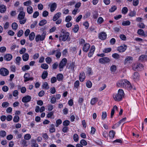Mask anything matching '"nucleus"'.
Wrapping results in <instances>:
<instances>
[{
	"label": "nucleus",
	"instance_id": "7ed1b4c3",
	"mask_svg": "<svg viewBox=\"0 0 147 147\" xmlns=\"http://www.w3.org/2000/svg\"><path fill=\"white\" fill-rule=\"evenodd\" d=\"M69 35V33H65V34H61L59 37V40L63 41H65L67 40L68 41H69L70 40L68 39Z\"/></svg>",
	"mask_w": 147,
	"mask_h": 147
},
{
	"label": "nucleus",
	"instance_id": "774afa93",
	"mask_svg": "<svg viewBox=\"0 0 147 147\" xmlns=\"http://www.w3.org/2000/svg\"><path fill=\"white\" fill-rule=\"evenodd\" d=\"M39 15V13L37 11H35L33 13V17L34 18H36Z\"/></svg>",
	"mask_w": 147,
	"mask_h": 147
},
{
	"label": "nucleus",
	"instance_id": "5701e85b",
	"mask_svg": "<svg viewBox=\"0 0 147 147\" xmlns=\"http://www.w3.org/2000/svg\"><path fill=\"white\" fill-rule=\"evenodd\" d=\"M125 89L128 90H131L132 89L135 90V88L134 85H131L130 83L129 82V84H127V86H126V87L125 88Z\"/></svg>",
	"mask_w": 147,
	"mask_h": 147
},
{
	"label": "nucleus",
	"instance_id": "473e14b6",
	"mask_svg": "<svg viewBox=\"0 0 147 147\" xmlns=\"http://www.w3.org/2000/svg\"><path fill=\"white\" fill-rule=\"evenodd\" d=\"M12 28L13 29L16 30L18 28V25L16 22H14L12 24Z\"/></svg>",
	"mask_w": 147,
	"mask_h": 147
},
{
	"label": "nucleus",
	"instance_id": "b1692460",
	"mask_svg": "<svg viewBox=\"0 0 147 147\" xmlns=\"http://www.w3.org/2000/svg\"><path fill=\"white\" fill-rule=\"evenodd\" d=\"M29 55L27 53H25L22 55V58L24 61H27L29 59Z\"/></svg>",
	"mask_w": 147,
	"mask_h": 147
},
{
	"label": "nucleus",
	"instance_id": "72a5a7b5",
	"mask_svg": "<svg viewBox=\"0 0 147 147\" xmlns=\"http://www.w3.org/2000/svg\"><path fill=\"white\" fill-rule=\"evenodd\" d=\"M50 132L51 133L55 132V129L54 127V126L53 125H51L50 126Z\"/></svg>",
	"mask_w": 147,
	"mask_h": 147
},
{
	"label": "nucleus",
	"instance_id": "f3484780",
	"mask_svg": "<svg viewBox=\"0 0 147 147\" xmlns=\"http://www.w3.org/2000/svg\"><path fill=\"white\" fill-rule=\"evenodd\" d=\"M95 47L94 46H92L91 48L90 52L88 53V56L89 57H91L94 54L95 50Z\"/></svg>",
	"mask_w": 147,
	"mask_h": 147
},
{
	"label": "nucleus",
	"instance_id": "79ce46f5",
	"mask_svg": "<svg viewBox=\"0 0 147 147\" xmlns=\"http://www.w3.org/2000/svg\"><path fill=\"white\" fill-rule=\"evenodd\" d=\"M42 86L44 89H48L49 88L48 83L47 82H44Z\"/></svg>",
	"mask_w": 147,
	"mask_h": 147
},
{
	"label": "nucleus",
	"instance_id": "bb28decb",
	"mask_svg": "<svg viewBox=\"0 0 147 147\" xmlns=\"http://www.w3.org/2000/svg\"><path fill=\"white\" fill-rule=\"evenodd\" d=\"M63 78V76L62 74H59L57 75V79L59 81L62 80Z\"/></svg>",
	"mask_w": 147,
	"mask_h": 147
},
{
	"label": "nucleus",
	"instance_id": "c756f323",
	"mask_svg": "<svg viewBox=\"0 0 147 147\" xmlns=\"http://www.w3.org/2000/svg\"><path fill=\"white\" fill-rule=\"evenodd\" d=\"M48 73L47 71H44L42 75V78L43 79H45L48 76Z\"/></svg>",
	"mask_w": 147,
	"mask_h": 147
},
{
	"label": "nucleus",
	"instance_id": "2eb2a0df",
	"mask_svg": "<svg viewBox=\"0 0 147 147\" xmlns=\"http://www.w3.org/2000/svg\"><path fill=\"white\" fill-rule=\"evenodd\" d=\"M90 45L87 43L84 44L83 48V51L86 52H87L90 47Z\"/></svg>",
	"mask_w": 147,
	"mask_h": 147
},
{
	"label": "nucleus",
	"instance_id": "0e129e2a",
	"mask_svg": "<svg viewBox=\"0 0 147 147\" xmlns=\"http://www.w3.org/2000/svg\"><path fill=\"white\" fill-rule=\"evenodd\" d=\"M62 121L60 119H59L57 120L56 121V127H58L59 125L62 123Z\"/></svg>",
	"mask_w": 147,
	"mask_h": 147
},
{
	"label": "nucleus",
	"instance_id": "052dcab7",
	"mask_svg": "<svg viewBox=\"0 0 147 147\" xmlns=\"http://www.w3.org/2000/svg\"><path fill=\"white\" fill-rule=\"evenodd\" d=\"M9 105V103L7 102H3L2 104V106L3 107L6 108L8 107Z\"/></svg>",
	"mask_w": 147,
	"mask_h": 147
},
{
	"label": "nucleus",
	"instance_id": "1a4fd4ad",
	"mask_svg": "<svg viewBox=\"0 0 147 147\" xmlns=\"http://www.w3.org/2000/svg\"><path fill=\"white\" fill-rule=\"evenodd\" d=\"M107 34L104 32L100 33L98 34V38L102 40H105L107 38Z\"/></svg>",
	"mask_w": 147,
	"mask_h": 147
},
{
	"label": "nucleus",
	"instance_id": "4be33fe9",
	"mask_svg": "<svg viewBox=\"0 0 147 147\" xmlns=\"http://www.w3.org/2000/svg\"><path fill=\"white\" fill-rule=\"evenodd\" d=\"M4 58L5 60L9 61L12 58V56L10 54H7L4 55Z\"/></svg>",
	"mask_w": 147,
	"mask_h": 147
},
{
	"label": "nucleus",
	"instance_id": "37998d69",
	"mask_svg": "<svg viewBox=\"0 0 147 147\" xmlns=\"http://www.w3.org/2000/svg\"><path fill=\"white\" fill-rule=\"evenodd\" d=\"M126 118L124 117L121 119L120 121H119L117 123H116L115 124V125H117V126H118L120 124L124 122L126 119Z\"/></svg>",
	"mask_w": 147,
	"mask_h": 147
},
{
	"label": "nucleus",
	"instance_id": "58836bf2",
	"mask_svg": "<svg viewBox=\"0 0 147 147\" xmlns=\"http://www.w3.org/2000/svg\"><path fill=\"white\" fill-rule=\"evenodd\" d=\"M30 68V66L28 65H26L23 66L22 68V70L24 71H25L28 70Z\"/></svg>",
	"mask_w": 147,
	"mask_h": 147
},
{
	"label": "nucleus",
	"instance_id": "393cba45",
	"mask_svg": "<svg viewBox=\"0 0 147 147\" xmlns=\"http://www.w3.org/2000/svg\"><path fill=\"white\" fill-rule=\"evenodd\" d=\"M6 10V7L3 5L0 6V12L2 13H4Z\"/></svg>",
	"mask_w": 147,
	"mask_h": 147
},
{
	"label": "nucleus",
	"instance_id": "c85d7f7f",
	"mask_svg": "<svg viewBox=\"0 0 147 147\" xmlns=\"http://www.w3.org/2000/svg\"><path fill=\"white\" fill-rule=\"evenodd\" d=\"M35 34L34 32H32L29 36V39L30 41H32L34 39Z\"/></svg>",
	"mask_w": 147,
	"mask_h": 147
},
{
	"label": "nucleus",
	"instance_id": "a878e982",
	"mask_svg": "<svg viewBox=\"0 0 147 147\" xmlns=\"http://www.w3.org/2000/svg\"><path fill=\"white\" fill-rule=\"evenodd\" d=\"M27 11L29 14H31L33 11V8L31 6H28L27 8Z\"/></svg>",
	"mask_w": 147,
	"mask_h": 147
},
{
	"label": "nucleus",
	"instance_id": "bf43d9fd",
	"mask_svg": "<svg viewBox=\"0 0 147 147\" xmlns=\"http://www.w3.org/2000/svg\"><path fill=\"white\" fill-rule=\"evenodd\" d=\"M73 139L75 142H77L78 140V136L77 134H75L74 135Z\"/></svg>",
	"mask_w": 147,
	"mask_h": 147
},
{
	"label": "nucleus",
	"instance_id": "8fccbe9b",
	"mask_svg": "<svg viewBox=\"0 0 147 147\" xmlns=\"http://www.w3.org/2000/svg\"><path fill=\"white\" fill-rule=\"evenodd\" d=\"M32 2L31 1L29 0L27 1H26V2H24V5L25 6H30V5L31 4Z\"/></svg>",
	"mask_w": 147,
	"mask_h": 147
},
{
	"label": "nucleus",
	"instance_id": "a18cd8bd",
	"mask_svg": "<svg viewBox=\"0 0 147 147\" xmlns=\"http://www.w3.org/2000/svg\"><path fill=\"white\" fill-rule=\"evenodd\" d=\"M86 85L88 88H90L92 87V84L91 82L90 81H88L86 82Z\"/></svg>",
	"mask_w": 147,
	"mask_h": 147
},
{
	"label": "nucleus",
	"instance_id": "2f4dec72",
	"mask_svg": "<svg viewBox=\"0 0 147 147\" xmlns=\"http://www.w3.org/2000/svg\"><path fill=\"white\" fill-rule=\"evenodd\" d=\"M98 101V98H94L91 100L90 103L92 105H94Z\"/></svg>",
	"mask_w": 147,
	"mask_h": 147
},
{
	"label": "nucleus",
	"instance_id": "7c9ffc66",
	"mask_svg": "<svg viewBox=\"0 0 147 147\" xmlns=\"http://www.w3.org/2000/svg\"><path fill=\"white\" fill-rule=\"evenodd\" d=\"M31 142L32 143V145H31L32 147H38V145L36 143V141L34 140H31Z\"/></svg>",
	"mask_w": 147,
	"mask_h": 147
},
{
	"label": "nucleus",
	"instance_id": "dca6fc26",
	"mask_svg": "<svg viewBox=\"0 0 147 147\" xmlns=\"http://www.w3.org/2000/svg\"><path fill=\"white\" fill-rule=\"evenodd\" d=\"M138 34L140 35L144 36H147V32H144V30L141 29H139L137 32Z\"/></svg>",
	"mask_w": 147,
	"mask_h": 147
},
{
	"label": "nucleus",
	"instance_id": "a211bd4d",
	"mask_svg": "<svg viewBox=\"0 0 147 147\" xmlns=\"http://www.w3.org/2000/svg\"><path fill=\"white\" fill-rule=\"evenodd\" d=\"M134 80L135 81H137L140 78L139 73L137 72H135L133 76Z\"/></svg>",
	"mask_w": 147,
	"mask_h": 147
},
{
	"label": "nucleus",
	"instance_id": "aec40b11",
	"mask_svg": "<svg viewBox=\"0 0 147 147\" xmlns=\"http://www.w3.org/2000/svg\"><path fill=\"white\" fill-rule=\"evenodd\" d=\"M61 14L60 12H58L55 15L53 16V20L54 21H56L59 18Z\"/></svg>",
	"mask_w": 147,
	"mask_h": 147
},
{
	"label": "nucleus",
	"instance_id": "e2e57ef3",
	"mask_svg": "<svg viewBox=\"0 0 147 147\" xmlns=\"http://www.w3.org/2000/svg\"><path fill=\"white\" fill-rule=\"evenodd\" d=\"M46 62L48 64H50L52 62V59L50 57H47L45 59Z\"/></svg>",
	"mask_w": 147,
	"mask_h": 147
},
{
	"label": "nucleus",
	"instance_id": "f704fd0d",
	"mask_svg": "<svg viewBox=\"0 0 147 147\" xmlns=\"http://www.w3.org/2000/svg\"><path fill=\"white\" fill-rule=\"evenodd\" d=\"M115 132L114 131H111L109 133V136L111 138H113L115 134Z\"/></svg>",
	"mask_w": 147,
	"mask_h": 147
},
{
	"label": "nucleus",
	"instance_id": "f257e3e1",
	"mask_svg": "<svg viewBox=\"0 0 147 147\" xmlns=\"http://www.w3.org/2000/svg\"><path fill=\"white\" fill-rule=\"evenodd\" d=\"M20 9L21 11H20L18 16V19L19 20V22L20 24H23L26 22V19L25 18V13L23 11V8L22 7H21L20 8Z\"/></svg>",
	"mask_w": 147,
	"mask_h": 147
},
{
	"label": "nucleus",
	"instance_id": "e433bc0d",
	"mask_svg": "<svg viewBox=\"0 0 147 147\" xmlns=\"http://www.w3.org/2000/svg\"><path fill=\"white\" fill-rule=\"evenodd\" d=\"M20 120V117L18 115H15L13 117V121L15 123L18 122Z\"/></svg>",
	"mask_w": 147,
	"mask_h": 147
},
{
	"label": "nucleus",
	"instance_id": "9d476101",
	"mask_svg": "<svg viewBox=\"0 0 147 147\" xmlns=\"http://www.w3.org/2000/svg\"><path fill=\"white\" fill-rule=\"evenodd\" d=\"M30 74L28 73H26L25 74L24 77L25 79L24 80V82H26L30 80H33V77H30Z\"/></svg>",
	"mask_w": 147,
	"mask_h": 147
},
{
	"label": "nucleus",
	"instance_id": "423d86ee",
	"mask_svg": "<svg viewBox=\"0 0 147 147\" xmlns=\"http://www.w3.org/2000/svg\"><path fill=\"white\" fill-rule=\"evenodd\" d=\"M46 33L43 32L41 35L40 34L37 35L35 38V40L36 42H38L40 40L41 41L43 40L45 38Z\"/></svg>",
	"mask_w": 147,
	"mask_h": 147
},
{
	"label": "nucleus",
	"instance_id": "c03bdc74",
	"mask_svg": "<svg viewBox=\"0 0 147 147\" xmlns=\"http://www.w3.org/2000/svg\"><path fill=\"white\" fill-rule=\"evenodd\" d=\"M41 67L43 69H46L48 68L49 66L47 64L45 63H43L41 65Z\"/></svg>",
	"mask_w": 147,
	"mask_h": 147
},
{
	"label": "nucleus",
	"instance_id": "13d9d810",
	"mask_svg": "<svg viewBox=\"0 0 147 147\" xmlns=\"http://www.w3.org/2000/svg\"><path fill=\"white\" fill-rule=\"evenodd\" d=\"M80 143L82 145L86 146L87 145L86 141L82 139L80 141Z\"/></svg>",
	"mask_w": 147,
	"mask_h": 147
},
{
	"label": "nucleus",
	"instance_id": "09e8293b",
	"mask_svg": "<svg viewBox=\"0 0 147 147\" xmlns=\"http://www.w3.org/2000/svg\"><path fill=\"white\" fill-rule=\"evenodd\" d=\"M136 15V12L134 10L131 11L129 13V16L131 17L135 16Z\"/></svg>",
	"mask_w": 147,
	"mask_h": 147
},
{
	"label": "nucleus",
	"instance_id": "9b49d317",
	"mask_svg": "<svg viewBox=\"0 0 147 147\" xmlns=\"http://www.w3.org/2000/svg\"><path fill=\"white\" fill-rule=\"evenodd\" d=\"M133 59V57H131L130 56L126 57L124 61V64L125 65L127 64L130 63Z\"/></svg>",
	"mask_w": 147,
	"mask_h": 147
},
{
	"label": "nucleus",
	"instance_id": "603ef678",
	"mask_svg": "<svg viewBox=\"0 0 147 147\" xmlns=\"http://www.w3.org/2000/svg\"><path fill=\"white\" fill-rule=\"evenodd\" d=\"M21 58L20 57H17L16 59V64L19 65L20 63V61L21 60Z\"/></svg>",
	"mask_w": 147,
	"mask_h": 147
},
{
	"label": "nucleus",
	"instance_id": "de8ad7c7",
	"mask_svg": "<svg viewBox=\"0 0 147 147\" xmlns=\"http://www.w3.org/2000/svg\"><path fill=\"white\" fill-rule=\"evenodd\" d=\"M70 124V121L68 120H66L64 121L63 123V125L64 126L69 125Z\"/></svg>",
	"mask_w": 147,
	"mask_h": 147
},
{
	"label": "nucleus",
	"instance_id": "680f3d73",
	"mask_svg": "<svg viewBox=\"0 0 147 147\" xmlns=\"http://www.w3.org/2000/svg\"><path fill=\"white\" fill-rule=\"evenodd\" d=\"M107 116V114L106 112H102V120L105 119Z\"/></svg>",
	"mask_w": 147,
	"mask_h": 147
},
{
	"label": "nucleus",
	"instance_id": "a19ab883",
	"mask_svg": "<svg viewBox=\"0 0 147 147\" xmlns=\"http://www.w3.org/2000/svg\"><path fill=\"white\" fill-rule=\"evenodd\" d=\"M47 20H41L39 22V25L40 26H42L46 24Z\"/></svg>",
	"mask_w": 147,
	"mask_h": 147
},
{
	"label": "nucleus",
	"instance_id": "6e6d98bb",
	"mask_svg": "<svg viewBox=\"0 0 147 147\" xmlns=\"http://www.w3.org/2000/svg\"><path fill=\"white\" fill-rule=\"evenodd\" d=\"M80 83L78 80L76 81L74 83V87L78 88L79 86Z\"/></svg>",
	"mask_w": 147,
	"mask_h": 147
},
{
	"label": "nucleus",
	"instance_id": "4c0bfd02",
	"mask_svg": "<svg viewBox=\"0 0 147 147\" xmlns=\"http://www.w3.org/2000/svg\"><path fill=\"white\" fill-rule=\"evenodd\" d=\"M104 19L102 17H99L97 20V23L98 24H100L104 22Z\"/></svg>",
	"mask_w": 147,
	"mask_h": 147
},
{
	"label": "nucleus",
	"instance_id": "864d4df0",
	"mask_svg": "<svg viewBox=\"0 0 147 147\" xmlns=\"http://www.w3.org/2000/svg\"><path fill=\"white\" fill-rule=\"evenodd\" d=\"M110 69L111 72H114L116 69V67L115 65H112Z\"/></svg>",
	"mask_w": 147,
	"mask_h": 147
},
{
	"label": "nucleus",
	"instance_id": "4d7b16f0",
	"mask_svg": "<svg viewBox=\"0 0 147 147\" xmlns=\"http://www.w3.org/2000/svg\"><path fill=\"white\" fill-rule=\"evenodd\" d=\"M128 11V9L127 7H124L123 8L122 10V13L124 14H126Z\"/></svg>",
	"mask_w": 147,
	"mask_h": 147
},
{
	"label": "nucleus",
	"instance_id": "4468645a",
	"mask_svg": "<svg viewBox=\"0 0 147 147\" xmlns=\"http://www.w3.org/2000/svg\"><path fill=\"white\" fill-rule=\"evenodd\" d=\"M127 47L126 45H123L119 47L118 49V51L120 52H123L125 51Z\"/></svg>",
	"mask_w": 147,
	"mask_h": 147
},
{
	"label": "nucleus",
	"instance_id": "f8f14e48",
	"mask_svg": "<svg viewBox=\"0 0 147 147\" xmlns=\"http://www.w3.org/2000/svg\"><path fill=\"white\" fill-rule=\"evenodd\" d=\"M31 99V97L30 96L27 95L22 98V101L23 102H28L30 101Z\"/></svg>",
	"mask_w": 147,
	"mask_h": 147
},
{
	"label": "nucleus",
	"instance_id": "ddd939ff",
	"mask_svg": "<svg viewBox=\"0 0 147 147\" xmlns=\"http://www.w3.org/2000/svg\"><path fill=\"white\" fill-rule=\"evenodd\" d=\"M125 79L121 80L119 81L117 83V86L119 87L123 88Z\"/></svg>",
	"mask_w": 147,
	"mask_h": 147
},
{
	"label": "nucleus",
	"instance_id": "69168bd1",
	"mask_svg": "<svg viewBox=\"0 0 147 147\" xmlns=\"http://www.w3.org/2000/svg\"><path fill=\"white\" fill-rule=\"evenodd\" d=\"M117 9V7L115 6H112L109 9V11L110 12H112L114 11Z\"/></svg>",
	"mask_w": 147,
	"mask_h": 147
},
{
	"label": "nucleus",
	"instance_id": "6e6552de",
	"mask_svg": "<svg viewBox=\"0 0 147 147\" xmlns=\"http://www.w3.org/2000/svg\"><path fill=\"white\" fill-rule=\"evenodd\" d=\"M99 61L100 63L104 64L109 62L110 61V60L108 58L105 57L100 59Z\"/></svg>",
	"mask_w": 147,
	"mask_h": 147
},
{
	"label": "nucleus",
	"instance_id": "39448f33",
	"mask_svg": "<svg viewBox=\"0 0 147 147\" xmlns=\"http://www.w3.org/2000/svg\"><path fill=\"white\" fill-rule=\"evenodd\" d=\"M132 67L134 70L136 71V69L140 70L143 69V65L140 63H134L132 65Z\"/></svg>",
	"mask_w": 147,
	"mask_h": 147
},
{
	"label": "nucleus",
	"instance_id": "cd10ccee",
	"mask_svg": "<svg viewBox=\"0 0 147 147\" xmlns=\"http://www.w3.org/2000/svg\"><path fill=\"white\" fill-rule=\"evenodd\" d=\"M118 108L117 107L116 105L114 106L113 109L111 110V117L112 118L113 117V115H114L115 110H117Z\"/></svg>",
	"mask_w": 147,
	"mask_h": 147
},
{
	"label": "nucleus",
	"instance_id": "c9c22d12",
	"mask_svg": "<svg viewBox=\"0 0 147 147\" xmlns=\"http://www.w3.org/2000/svg\"><path fill=\"white\" fill-rule=\"evenodd\" d=\"M130 22L129 20L124 21L122 23V25L124 26H129L130 24Z\"/></svg>",
	"mask_w": 147,
	"mask_h": 147
},
{
	"label": "nucleus",
	"instance_id": "412c9836",
	"mask_svg": "<svg viewBox=\"0 0 147 147\" xmlns=\"http://www.w3.org/2000/svg\"><path fill=\"white\" fill-rule=\"evenodd\" d=\"M50 11L52 12L54 11L57 7V4L54 3L50 5Z\"/></svg>",
	"mask_w": 147,
	"mask_h": 147
},
{
	"label": "nucleus",
	"instance_id": "6ab92c4d",
	"mask_svg": "<svg viewBox=\"0 0 147 147\" xmlns=\"http://www.w3.org/2000/svg\"><path fill=\"white\" fill-rule=\"evenodd\" d=\"M85 74L84 72H81L79 75V80L81 82H83L85 78Z\"/></svg>",
	"mask_w": 147,
	"mask_h": 147
},
{
	"label": "nucleus",
	"instance_id": "49530a36",
	"mask_svg": "<svg viewBox=\"0 0 147 147\" xmlns=\"http://www.w3.org/2000/svg\"><path fill=\"white\" fill-rule=\"evenodd\" d=\"M112 56L113 58L116 59H119L120 57L119 55L116 53L113 54L112 55Z\"/></svg>",
	"mask_w": 147,
	"mask_h": 147
},
{
	"label": "nucleus",
	"instance_id": "338daca9",
	"mask_svg": "<svg viewBox=\"0 0 147 147\" xmlns=\"http://www.w3.org/2000/svg\"><path fill=\"white\" fill-rule=\"evenodd\" d=\"M146 56L144 55H141L139 58V60L142 61L146 58Z\"/></svg>",
	"mask_w": 147,
	"mask_h": 147
},
{
	"label": "nucleus",
	"instance_id": "f03ea898",
	"mask_svg": "<svg viewBox=\"0 0 147 147\" xmlns=\"http://www.w3.org/2000/svg\"><path fill=\"white\" fill-rule=\"evenodd\" d=\"M124 95V92L123 90L119 89L117 94H114L113 98L116 101H119L121 100Z\"/></svg>",
	"mask_w": 147,
	"mask_h": 147
},
{
	"label": "nucleus",
	"instance_id": "ea45409f",
	"mask_svg": "<svg viewBox=\"0 0 147 147\" xmlns=\"http://www.w3.org/2000/svg\"><path fill=\"white\" fill-rule=\"evenodd\" d=\"M6 134V132L4 130H2L0 131V136L2 137H5Z\"/></svg>",
	"mask_w": 147,
	"mask_h": 147
},
{
	"label": "nucleus",
	"instance_id": "0eeeda50",
	"mask_svg": "<svg viewBox=\"0 0 147 147\" xmlns=\"http://www.w3.org/2000/svg\"><path fill=\"white\" fill-rule=\"evenodd\" d=\"M9 74V71L5 68H3L0 69V74L3 76H6Z\"/></svg>",
	"mask_w": 147,
	"mask_h": 147
},
{
	"label": "nucleus",
	"instance_id": "5fc2aeb1",
	"mask_svg": "<svg viewBox=\"0 0 147 147\" xmlns=\"http://www.w3.org/2000/svg\"><path fill=\"white\" fill-rule=\"evenodd\" d=\"M24 138L25 140H28L31 138V136L30 134H27L24 135Z\"/></svg>",
	"mask_w": 147,
	"mask_h": 147
},
{
	"label": "nucleus",
	"instance_id": "3c124183",
	"mask_svg": "<svg viewBox=\"0 0 147 147\" xmlns=\"http://www.w3.org/2000/svg\"><path fill=\"white\" fill-rule=\"evenodd\" d=\"M79 30V26L78 25H76L73 29V30L75 33L77 32Z\"/></svg>",
	"mask_w": 147,
	"mask_h": 147
},
{
	"label": "nucleus",
	"instance_id": "20e7f679",
	"mask_svg": "<svg viewBox=\"0 0 147 147\" xmlns=\"http://www.w3.org/2000/svg\"><path fill=\"white\" fill-rule=\"evenodd\" d=\"M67 61V60L65 58H63L62 60L59 65L60 71L63 70L64 67L66 65Z\"/></svg>",
	"mask_w": 147,
	"mask_h": 147
}]
</instances>
